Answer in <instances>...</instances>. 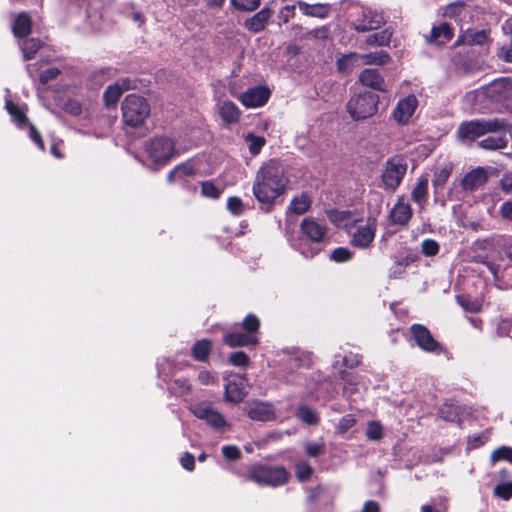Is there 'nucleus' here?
Here are the masks:
<instances>
[{
	"instance_id": "obj_27",
	"label": "nucleus",
	"mask_w": 512,
	"mask_h": 512,
	"mask_svg": "<svg viewBox=\"0 0 512 512\" xmlns=\"http://www.w3.org/2000/svg\"><path fill=\"white\" fill-rule=\"evenodd\" d=\"M359 81L369 88L377 91H385V81L378 70L364 69L359 75Z\"/></svg>"
},
{
	"instance_id": "obj_14",
	"label": "nucleus",
	"mask_w": 512,
	"mask_h": 512,
	"mask_svg": "<svg viewBox=\"0 0 512 512\" xmlns=\"http://www.w3.org/2000/svg\"><path fill=\"white\" fill-rule=\"evenodd\" d=\"M310 365L309 358L304 354H294L288 357L286 366L282 371V377L288 383H301L302 372L294 374V371L308 368Z\"/></svg>"
},
{
	"instance_id": "obj_48",
	"label": "nucleus",
	"mask_w": 512,
	"mask_h": 512,
	"mask_svg": "<svg viewBox=\"0 0 512 512\" xmlns=\"http://www.w3.org/2000/svg\"><path fill=\"white\" fill-rule=\"evenodd\" d=\"M241 326L246 333L255 335L260 327V321L255 315L249 314L243 319Z\"/></svg>"
},
{
	"instance_id": "obj_45",
	"label": "nucleus",
	"mask_w": 512,
	"mask_h": 512,
	"mask_svg": "<svg viewBox=\"0 0 512 512\" xmlns=\"http://www.w3.org/2000/svg\"><path fill=\"white\" fill-rule=\"evenodd\" d=\"M233 7L242 12H252L260 6L261 0H230Z\"/></svg>"
},
{
	"instance_id": "obj_55",
	"label": "nucleus",
	"mask_w": 512,
	"mask_h": 512,
	"mask_svg": "<svg viewBox=\"0 0 512 512\" xmlns=\"http://www.w3.org/2000/svg\"><path fill=\"white\" fill-rule=\"evenodd\" d=\"M222 455L229 461H235L240 459L241 451L235 445H225L222 447Z\"/></svg>"
},
{
	"instance_id": "obj_56",
	"label": "nucleus",
	"mask_w": 512,
	"mask_h": 512,
	"mask_svg": "<svg viewBox=\"0 0 512 512\" xmlns=\"http://www.w3.org/2000/svg\"><path fill=\"white\" fill-rule=\"evenodd\" d=\"M228 210L234 215H241L244 210V205L239 197H230L227 201Z\"/></svg>"
},
{
	"instance_id": "obj_11",
	"label": "nucleus",
	"mask_w": 512,
	"mask_h": 512,
	"mask_svg": "<svg viewBox=\"0 0 512 512\" xmlns=\"http://www.w3.org/2000/svg\"><path fill=\"white\" fill-rule=\"evenodd\" d=\"M5 108L8 114L11 116L12 121L19 127L24 128L28 127L29 137L30 139L39 147V149H44V143L42 141L40 133L36 130V128L28 122L26 117L25 108L19 106L12 102L9 99L5 101Z\"/></svg>"
},
{
	"instance_id": "obj_51",
	"label": "nucleus",
	"mask_w": 512,
	"mask_h": 512,
	"mask_svg": "<svg viewBox=\"0 0 512 512\" xmlns=\"http://www.w3.org/2000/svg\"><path fill=\"white\" fill-rule=\"evenodd\" d=\"M494 495L508 500L512 497V482H503L495 486Z\"/></svg>"
},
{
	"instance_id": "obj_15",
	"label": "nucleus",
	"mask_w": 512,
	"mask_h": 512,
	"mask_svg": "<svg viewBox=\"0 0 512 512\" xmlns=\"http://www.w3.org/2000/svg\"><path fill=\"white\" fill-rule=\"evenodd\" d=\"M412 215L413 211L411 205L404 195H400L390 209L388 219L392 225L406 227Z\"/></svg>"
},
{
	"instance_id": "obj_33",
	"label": "nucleus",
	"mask_w": 512,
	"mask_h": 512,
	"mask_svg": "<svg viewBox=\"0 0 512 512\" xmlns=\"http://www.w3.org/2000/svg\"><path fill=\"white\" fill-rule=\"evenodd\" d=\"M358 59L362 65H377L381 66L390 60V56L384 51H375L366 54H358Z\"/></svg>"
},
{
	"instance_id": "obj_20",
	"label": "nucleus",
	"mask_w": 512,
	"mask_h": 512,
	"mask_svg": "<svg viewBox=\"0 0 512 512\" xmlns=\"http://www.w3.org/2000/svg\"><path fill=\"white\" fill-rule=\"evenodd\" d=\"M246 412L250 419L255 421H271L275 419L272 404L263 401H252L246 406Z\"/></svg>"
},
{
	"instance_id": "obj_46",
	"label": "nucleus",
	"mask_w": 512,
	"mask_h": 512,
	"mask_svg": "<svg viewBox=\"0 0 512 512\" xmlns=\"http://www.w3.org/2000/svg\"><path fill=\"white\" fill-rule=\"evenodd\" d=\"M366 437L372 441H378L383 437V427L378 421H371L368 423Z\"/></svg>"
},
{
	"instance_id": "obj_43",
	"label": "nucleus",
	"mask_w": 512,
	"mask_h": 512,
	"mask_svg": "<svg viewBox=\"0 0 512 512\" xmlns=\"http://www.w3.org/2000/svg\"><path fill=\"white\" fill-rule=\"evenodd\" d=\"M500 460H506L510 463H512V448L507 446H502L497 449H495L490 456V461L492 464H495L496 462Z\"/></svg>"
},
{
	"instance_id": "obj_52",
	"label": "nucleus",
	"mask_w": 512,
	"mask_h": 512,
	"mask_svg": "<svg viewBox=\"0 0 512 512\" xmlns=\"http://www.w3.org/2000/svg\"><path fill=\"white\" fill-rule=\"evenodd\" d=\"M439 244L433 239H425L421 243V251L425 256H435L439 252Z\"/></svg>"
},
{
	"instance_id": "obj_13",
	"label": "nucleus",
	"mask_w": 512,
	"mask_h": 512,
	"mask_svg": "<svg viewBox=\"0 0 512 512\" xmlns=\"http://www.w3.org/2000/svg\"><path fill=\"white\" fill-rule=\"evenodd\" d=\"M247 379L239 374L231 375L226 379L225 384V400L234 404L243 401L247 395L246 391Z\"/></svg>"
},
{
	"instance_id": "obj_12",
	"label": "nucleus",
	"mask_w": 512,
	"mask_h": 512,
	"mask_svg": "<svg viewBox=\"0 0 512 512\" xmlns=\"http://www.w3.org/2000/svg\"><path fill=\"white\" fill-rule=\"evenodd\" d=\"M384 23L381 13L370 8H362L359 16L351 21V27L357 32H366L378 29Z\"/></svg>"
},
{
	"instance_id": "obj_58",
	"label": "nucleus",
	"mask_w": 512,
	"mask_h": 512,
	"mask_svg": "<svg viewBox=\"0 0 512 512\" xmlns=\"http://www.w3.org/2000/svg\"><path fill=\"white\" fill-rule=\"evenodd\" d=\"M305 451L307 455L310 457H317L318 455L322 454L324 451V444L323 443H306L305 444Z\"/></svg>"
},
{
	"instance_id": "obj_30",
	"label": "nucleus",
	"mask_w": 512,
	"mask_h": 512,
	"mask_svg": "<svg viewBox=\"0 0 512 512\" xmlns=\"http://www.w3.org/2000/svg\"><path fill=\"white\" fill-rule=\"evenodd\" d=\"M31 18L26 12L18 14L13 23V34L17 38L26 37L31 31Z\"/></svg>"
},
{
	"instance_id": "obj_35",
	"label": "nucleus",
	"mask_w": 512,
	"mask_h": 512,
	"mask_svg": "<svg viewBox=\"0 0 512 512\" xmlns=\"http://www.w3.org/2000/svg\"><path fill=\"white\" fill-rule=\"evenodd\" d=\"M487 39L486 32L484 30L480 31H471L467 30L464 33H462L457 41L456 45L460 44H467V45H474V44H483Z\"/></svg>"
},
{
	"instance_id": "obj_25",
	"label": "nucleus",
	"mask_w": 512,
	"mask_h": 512,
	"mask_svg": "<svg viewBox=\"0 0 512 512\" xmlns=\"http://www.w3.org/2000/svg\"><path fill=\"white\" fill-rule=\"evenodd\" d=\"M196 174V168L190 161L181 163L175 166L167 176L169 183H184L189 178L194 177Z\"/></svg>"
},
{
	"instance_id": "obj_57",
	"label": "nucleus",
	"mask_w": 512,
	"mask_h": 512,
	"mask_svg": "<svg viewBox=\"0 0 512 512\" xmlns=\"http://www.w3.org/2000/svg\"><path fill=\"white\" fill-rule=\"evenodd\" d=\"M198 380L202 385H213L217 383V377L208 370H201L198 374Z\"/></svg>"
},
{
	"instance_id": "obj_28",
	"label": "nucleus",
	"mask_w": 512,
	"mask_h": 512,
	"mask_svg": "<svg viewBox=\"0 0 512 512\" xmlns=\"http://www.w3.org/2000/svg\"><path fill=\"white\" fill-rule=\"evenodd\" d=\"M219 115L224 123L230 125L238 123L241 111L235 103L229 100L219 102L217 105Z\"/></svg>"
},
{
	"instance_id": "obj_7",
	"label": "nucleus",
	"mask_w": 512,
	"mask_h": 512,
	"mask_svg": "<svg viewBox=\"0 0 512 512\" xmlns=\"http://www.w3.org/2000/svg\"><path fill=\"white\" fill-rule=\"evenodd\" d=\"M379 97L371 92L353 95L346 104V110L355 121L372 117L378 110Z\"/></svg>"
},
{
	"instance_id": "obj_41",
	"label": "nucleus",
	"mask_w": 512,
	"mask_h": 512,
	"mask_svg": "<svg viewBox=\"0 0 512 512\" xmlns=\"http://www.w3.org/2000/svg\"><path fill=\"white\" fill-rule=\"evenodd\" d=\"M296 416L308 425H315L319 420L317 413L306 405L300 406L297 409Z\"/></svg>"
},
{
	"instance_id": "obj_19",
	"label": "nucleus",
	"mask_w": 512,
	"mask_h": 512,
	"mask_svg": "<svg viewBox=\"0 0 512 512\" xmlns=\"http://www.w3.org/2000/svg\"><path fill=\"white\" fill-rule=\"evenodd\" d=\"M416 344L426 352H434L439 348V343L433 338L430 331L423 325L413 324L410 328Z\"/></svg>"
},
{
	"instance_id": "obj_5",
	"label": "nucleus",
	"mask_w": 512,
	"mask_h": 512,
	"mask_svg": "<svg viewBox=\"0 0 512 512\" xmlns=\"http://www.w3.org/2000/svg\"><path fill=\"white\" fill-rule=\"evenodd\" d=\"M468 100L487 99L493 103H500L512 98V80L499 78L473 92L467 94Z\"/></svg>"
},
{
	"instance_id": "obj_36",
	"label": "nucleus",
	"mask_w": 512,
	"mask_h": 512,
	"mask_svg": "<svg viewBox=\"0 0 512 512\" xmlns=\"http://www.w3.org/2000/svg\"><path fill=\"white\" fill-rule=\"evenodd\" d=\"M358 58V53H349L341 56L336 63L338 71L344 74L351 73L353 68L361 66Z\"/></svg>"
},
{
	"instance_id": "obj_16",
	"label": "nucleus",
	"mask_w": 512,
	"mask_h": 512,
	"mask_svg": "<svg viewBox=\"0 0 512 512\" xmlns=\"http://www.w3.org/2000/svg\"><path fill=\"white\" fill-rule=\"evenodd\" d=\"M418 106L415 95L400 99L392 112V118L400 125L407 124Z\"/></svg>"
},
{
	"instance_id": "obj_2",
	"label": "nucleus",
	"mask_w": 512,
	"mask_h": 512,
	"mask_svg": "<svg viewBox=\"0 0 512 512\" xmlns=\"http://www.w3.org/2000/svg\"><path fill=\"white\" fill-rule=\"evenodd\" d=\"M300 230L303 237L294 242L292 247L305 258H312L321 250V243L326 237L327 227L324 223L307 217L303 219Z\"/></svg>"
},
{
	"instance_id": "obj_24",
	"label": "nucleus",
	"mask_w": 512,
	"mask_h": 512,
	"mask_svg": "<svg viewBox=\"0 0 512 512\" xmlns=\"http://www.w3.org/2000/svg\"><path fill=\"white\" fill-rule=\"evenodd\" d=\"M272 14L273 11L270 8L264 7L252 17L246 19L244 22V27L253 33L261 32L265 29Z\"/></svg>"
},
{
	"instance_id": "obj_44",
	"label": "nucleus",
	"mask_w": 512,
	"mask_h": 512,
	"mask_svg": "<svg viewBox=\"0 0 512 512\" xmlns=\"http://www.w3.org/2000/svg\"><path fill=\"white\" fill-rule=\"evenodd\" d=\"M245 140L248 143V149L252 155L259 154V152L261 151L262 147L265 144L264 137L256 136L254 134H248Z\"/></svg>"
},
{
	"instance_id": "obj_39",
	"label": "nucleus",
	"mask_w": 512,
	"mask_h": 512,
	"mask_svg": "<svg viewBox=\"0 0 512 512\" xmlns=\"http://www.w3.org/2000/svg\"><path fill=\"white\" fill-rule=\"evenodd\" d=\"M41 45V41L35 38L24 39L19 43L24 59L26 60L33 58L34 54L41 48Z\"/></svg>"
},
{
	"instance_id": "obj_61",
	"label": "nucleus",
	"mask_w": 512,
	"mask_h": 512,
	"mask_svg": "<svg viewBox=\"0 0 512 512\" xmlns=\"http://www.w3.org/2000/svg\"><path fill=\"white\" fill-rule=\"evenodd\" d=\"M308 37L316 39H327L329 36V28L327 26H321L307 32Z\"/></svg>"
},
{
	"instance_id": "obj_22",
	"label": "nucleus",
	"mask_w": 512,
	"mask_h": 512,
	"mask_svg": "<svg viewBox=\"0 0 512 512\" xmlns=\"http://www.w3.org/2000/svg\"><path fill=\"white\" fill-rule=\"evenodd\" d=\"M488 180V175L485 169L478 167L468 172L461 181L463 190L473 192L481 188Z\"/></svg>"
},
{
	"instance_id": "obj_18",
	"label": "nucleus",
	"mask_w": 512,
	"mask_h": 512,
	"mask_svg": "<svg viewBox=\"0 0 512 512\" xmlns=\"http://www.w3.org/2000/svg\"><path fill=\"white\" fill-rule=\"evenodd\" d=\"M376 232L375 220H368L365 224H360L355 231L351 233V243L355 247L367 248L374 240Z\"/></svg>"
},
{
	"instance_id": "obj_62",
	"label": "nucleus",
	"mask_w": 512,
	"mask_h": 512,
	"mask_svg": "<svg viewBox=\"0 0 512 512\" xmlns=\"http://www.w3.org/2000/svg\"><path fill=\"white\" fill-rule=\"evenodd\" d=\"M361 361V357L358 354H354L352 352L344 355L343 357V365L348 368H354L359 365Z\"/></svg>"
},
{
	"instance_id": "obj_42",
	"label": "nucleus",
	"mask_w": 512,
	"mask_h": 512,
	"mask_svg": "<svg viewBox=\"0 0 512 512\" xmlns=\"http://www.w3.org/2000/svg\"><path fill=\"white\" fill-rule=\"evenodd\" d=\"M391 36H392V33L388 29H385L381 32L369 35L366 39V43L368 45H375V46L388 45L391 40Z\"/></svg>"
},
{
	"instance_id": "obj_59",
	"label": "nucleus",
	"mask_w": 512,
	"mask_h": 512,
	"mask_svg": "<svg viewBox=\"0 0 512 512\" xmlns=\"http://www.w3.org/2000/svg\"><path fill=\"white\" fill-rule=\"evenodd\" d=\"M500 188L506 194H512V172L505 173L500 179Z\"/></svg>"
},
{
	"instance_id": "obj_4",
	"label": "nucleus",
	"mask_w": 512,
	"mask_h": 512,
	"mask_svg": "<svg viewBox=\"0 0 512 512\" xmlns=\"http://www.w3.org/2000/svg\"><path fill=\"white\" fill-rule=\"evenodd\" d=\"M145 152L157 167L167 164L180 153L175 140L167 135H157L149 139L145 143Z\"/></svg>"
},
{
	"instance_id": "obj_47",
	"label": "nucleus",
	"mask_w": 512,
	"mask_h": 512,
	"mask_svg": "<svg viewBox=\"0 0 512 512\" xmlns=\"http://www.w3.org/2000/svg\"><path fill=\"white\" fill-rule=\"evenodd\" d=\"M296 477L299 481H307L312 473L313 469L306 461H300L295 466Z\"/></svg>"
},
{
	"instance_id": "obj_23",
	"label": "nucleus",
	"mask_w": 512,
	"mask_h": 512,
	"mask_svg": "<svg viewBox=\"0 0 512 512\" xmlns=\"http://www.w3.org/2000/svg\"><path fill=\"white\" fill-rule=\"evenodd\" d=\"M297 6L302 14L308 17L325 19L331 13L332 7L329 3L309 4L305 1H298Z\"/></svg>"
},
{
	"instance_id": "obj_26",
	"label": "nucleus",
	"mask_w": 512,
	"mask_h": 512,
	"mask_svg": "<svg viewBox=\"0 0 512 512\" xmlns=\"http://www.w3.org/2000/svg\"><path fill=\"white\" fill-rule=\"evenodd\" d=\"M223 342L231 348L250 345L255 346L258 344V338L248 333L231 332L224 335Z\"/></svg>"
},
{
	"instance_id": "obj_40",
	"label": "nucleus",
	"mask_w": 512,
	"mask_h": 512,
	"mask_svg": "<svg viewBox=\"0 0 512 512\" xmlns=\"http://www.w3.org/2000/svg\"><path fill=\"white\" fill-rule=\"evenodd\" d=\"M451 172L452 165L450 163L442 165L434 174V178L432 180L433 186L435 188L443 187L450 177Z\"/></svg>"
},
{
	"instance_id": "obj_3",
	"label": "nucleus",
	"mask_w": 512,
	"mask_h": 512,
	"mask_svg": "<svg viewBox=\"0 0 512 512\" xmlns=\"http://www.w3.org/2000/svg\"><path fill=\"white\" fill-rule=\"evenodd\" d=\"M510 126L504 119L473 120L462 123L457 130L460 141H473L487 133H506Z\"/></svg>"
},
{
	"instance_id": "obj_37",
	"label": "nucleus",
	"mask_w": 512,
	"mask_h": 512,
	"mask_svg": "<svg viewBox=\"0 0 512 512\" xmlns=\"http://www.w3.org/2000/svg\"><path fill=\"white\" fill-rule=\"evenodd\" d=\"M310 205L311 201L308 195L301 194L299 196H295L288 206L287 213L296 215L304 214L309 209Z\"/></svg>"
},
{
	"instance_id": "obj_1",
	"label": "nucleus",
	"mask_w": 512,
	"mask_h": 512,
	"mask_svg": "<svg viewBox=\"0 0 512 512\" xmlns=\"http://www.w3.org/2000/svg\"><path fill=\"white\" fill-rule=\"evenodd\" d=\"M287 184L288 178L282 164L276 160H270L264 163L257 172L253 183V193L265 210L270 211L275 200L285 192Z\"/></svg>"
},
{
	"instance_id": "obj_49",
	"label": "nucleus",
	"mask_w": 512,
	"mask_h": 512,
	"mask_svg": "<svg viewBox=\"0 0 512 512\" xmlns=\"http://www.w3.org/2000/svg\"><path fill=\"white\" fill-rule=\"evenodd\" d=\"M222 190L211 181L201 183V194L205 197L217 199L221 195Z\"/></svg>"
},
{
	"instance_id": "obj_53",
	"label": "nucleus",
	"mask_w": 512,
	"mask_h": 512,
	"mask_svg": "<svg viewBox=\"0 0 512 512\" xmlns=\"http://www.w3.org/2000/svg\"><path fill=\"white\" fill-rule=\"evenodd\" d=\"M355 422L356 421L354 416L351 414H347L340 419L339 423L336 426V431L338 433L343 434L347 432L350 428H352Z\"/></svg>"
},
{
	"instance_id": "obj_32",
	"label": "nucleus",
	"mask_w": 512,
	"mask_h": 512,
	"mask_svg": "<svg viewBox=\"0 0 512 512\" xmlns=\"http://www.w3.org/2000/svg\"><path fill=\"white\" fill-rule=\"evenodd\" d=\"M340 377L343 380V391L345 394H353L359 385H364L362 376L348 371H342Z\"/></svg>"
},
{
	"instance_id": "obj_50",
	"label": "nucleus",
	"mask_w": 512,
	"mask_h": 512,
	"mask_svg": "<svg viewBox=\"0 0 512 512\" xmlns=\"http://www.w3.org/2000/svg\"><path fill=\"white\" fill-rule=\"evenodd\" d=\"M228 361L233 366L246 367L249 364V357L245 352L237 351L230 354Z\"/></svg>"
},
{
	"instance_id": "obj_29",
	"label": "nucleus",
	"mask_w": 512,
	"mask_h": 512,
	"mask_svg": "<svg viewBox=\"0 0 512 512\" xmlns=\"http://www.w3.org/2000/svg\"><path fill=\"white\" fill-rule=\"evenodd\" d=\"M412 201L422 210L425 208L428 200V177L420 176L411 192Z\"/></svg>"
},
{
	"instance_id": "obj_10",
	"label": "nucleus",
	"mask_w": 512,
	"mask_h": 512,
	"mask_svg": "<svg viewBox=\"0 0 512 512\" xmlns=\"http://www.w3.org/2000/svg\"><path fill=\"white\" fill-rule=\"evenodd\" d=\"M407 171V163L401 156L389 158L381 175L385 189L394 191L402 182Z\"/></svg>"
},
{
	"instance_id": "obj_6",
	"label": "nucleus",
	"mask_w": 512,
	"mask_h": 512,
	"mask_svg": "<svg viewBox=\"0 0 512 512\" xmlns=\"http://www.w3.org/2000/svg\"><path fill=\"white\" fill-rule=\"evenodd\" d=\"M150 115V105L145 98L136 95H128L122 103V117L126 125L136 128L144 124Z\"/></svg>"
},
{
	"instance_id": "obj_8",
	"label": "nucleus",
	"mask_w": 512,
	"mask_h": 512,
	"mask_svg": "<svg viewBox=\"0 0 512 512\" xmlns=\"http://www.w3.org/2000/svg\"><path fill=\"white\" fill-rule=\"evenodd\" d=\"M248 477L259 485L275 487L285 484L289 473L282 466L255 465L249 470Z\"/></svg>"
},
{
	"instance_id": "obj_9",
	"label": "nucleus",
	"mask_w": 512,
	"mask_h": 512,
	"mask_svg": "<svg viewBox=\"0 0 512 512\" xmlns=\"http://www.w3.org/2000/svg\"><path fill=\"white\" fill-rule=\"evenodd\" d=\"M189 411L198 419L205 421L212 429L223 432L229 423L225 416L211 403L202 401L189 407Z\"/></svg>"
},
{
	"instance_id": "obj_63",
	"label": "nucleus",
	"mask_w": 512,
	"mask_h": 512,
	"mask_svg": "<svg viewBox=\"0 0 512 512\" xmlns=\"http://www.w3.org/2000/svg\"><path fill=\"white\" fill-rule=\"evenodd\" d=\"M295 11V5H287L284 6L279 11V18L284 22L287 23L293 16Z\"/></svg>"
},
{
	"instance_id": "obj_17",
	"label": "nucleus",
	"mask_w": 512,
	"mask_h": 512,
	"mask_svg": "<svg viewBox=\"0 0 512 512\" xmlns=\"http://www.w3.org/2000/svg\"><path fill=\"white\" fill-rule=\"evenodd\" d=\"M270 97V91L264 86H256L248 89L244 93L237 96L239 101L246 108H258L266 104Z\"/></svg>"
},
{
	"instance_id": "obj_60",
	"label": "nucleus",
	"mask_w": 512,
	"mask_h": 512,
	"mask_svg": "<svg viewBox=\"0 0 512 512\" xmlns=\"http://www.w3.org/2000/svg\"><path fill=\"white\" fill-rule=\"evenodd\" d=\"M499 214L504 220L512 222V200H507L500 206Z\"/></svg>"
},
{
	"instance_id": "obj_21",
	"label": "nucleus",
	"mask_w": 512,
	"mask_h": 512,
	"mask_svg": "<svg viewBox=\"0 0 512 512\" xmlns=\"http://www.w3.org/2000/svg\"><path fill=\"white\" fill-rule=\"evenodd\" d=\"M134 88L131 85V80L128 78H123L112 85H109L103 95L105 105L107 107H114L120 96L127 90Z\"/></svg>"
},
{
	"instance_id": "obj_64",
	"label": "nucleus",
	"mask_w": 512,
	"mask_h": 512,
	"mask_svg": "<svg viewBox=\"0 0 512 512\" xmlns=\"http://www.w3.org/2000/svg\"><path fill=\"white\" fill-rule=\"evenodd\" d=\"M498 57L505 62H512V44L504 45L500 48L498 52Z\"/></svg>"
},
{
	"instance_id": "obj_38",
	"label": "nucleus",
	"mask_w": 512,
	"mask_h": 512,
	"mask_svg": "<svg viewBox=\"0 0 512 512\" xmlns=\"http://www.w3.org/2000/svg\"><path fill=\"white\" fill-rule=\"evenodd\" d=\"M507 145V138L505 135H492L484 138L479 142V146L487 150L502 149Z\"/></svg>"
},
{
	"instance_id": "obj_31",
	"label": "nucleus",
	"mask_w": 512,
	"mask_h": 512,
	"mask_svg": "<svg viewBox=\"0 0 512 512\" xmlns=\"http://www.w3.org/2000/svg\"><path fill=\"white\" fill-rule=\"evenodd\" d=\"M453 37V29L447 23H442L437 27H433L431 30L430 41L435 42L439 45H443L450 41Z\"/></svg>"
},
{
	"instance_id": "obj_34",
	"label": "nucleus",
	"mask_w": 512,
	"mask_h": 512,
	"mask_svg": "<svg viewBox=\"0 0 512 512\" xmlns=\"http://www.w3.org/2000/svg\"><path fill=\"white\" fill-rule=\"evenodd\" d=\"M212 350V343L207 339H201L195 342L191 348V354L196 361H207Z\"/></svg>"
},
{
	"instance_id": "obj_54",
	"label": "nucleus",
	"mask_w": 512,
	"mask_h": 512,
	"mask_svg": "<svg viewBox=\"0 0 512 512\" xmlns=\"http://www.w3.org/2000/svg\"><path fill=\"white\" fill-rule=\"evenodd\" d=\"M352 253L348 248L339 247L333 250L330 258L335 262H345L351 259Z\"/></svg>"
}]
</instances>
